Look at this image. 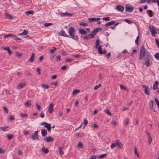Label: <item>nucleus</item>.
<instances>
[{
  "label": "nucleus",
  "instance_id": "f257e3e1",
  "mask_svg": "<svg viewBox=\"0 0 159 159\" xmlns=\"http://www.w3.org/2000/svg\"><path fill=\"white\" fill-rule=\"evenodd\" d=\"M143 58V61L146 67H148L152 64V57L150 53L147 51H146L144 46H142L140 48L139 59L141 60Z\"/></svg>",
  "mask_w": 159,
  "mask_h": 159
},
{
  "label": "nucleus",
  "instance_id": "f03ea898",
  "mask_svg": "<svg viewBox=\"0 0 159 159\" xmlns=\"http://www.w3.org/2000/svg\"><path fill=\"white\" fill-rule=\"evenodd\" d=\"M75 32V29L73 27H71L70 28L68 31V33L69 34L70 36L72 37L71 38L73 39L78 41V37L77 35H75L74 34Z\"/></svg>",
  "mask_w": 159,
  "mask_h": 159
},
{
  "label": "nucleus",
  "instance_id": "7ed1b4c3",
  "mask_svg": "<svg viewBox=\"0 0 159 159\" xmlns=\"http://www.w3.org/2000/svg\"><path fill=\"white\" fill-rule=\"evenodd\" d=\"M40 124L42 125H44V127L47 128L48 131L50 132L52 127L50 124L44 122L41 123Z\"/></svg>",
  "mask_w": 159,
  "mask_h": 159
},
{
  "label": "nucleus",
  "instance_id": "20e7f679",
  "mask_svg": "<svg viewBox=\"0 0 159 159\" xmlns=\"http://www.w3.org/2000/svg\"><path fill=\"white\" fill-rule=\"evenodd\" d=\"M134 7L130 4H127L125 7V10L126 11L129 12H132L134 10Z\"/></svg>",
  "mask_w": 159,
  "mask_h": 159
},
{
  "label": "nucleus",
  "instance_id": "39448f33",
  "mask_svg": "<svg viewBox=\"0 0 159 159\" xmlns=\"http://www.w3.org/2000/svg\"><path fill=\"white\" fill-rule=\"evenodd\" d=\"M142 87L144 89V93L147 95H149L150 94V88L148 86L143 85Z\"/></svg>",
  "mask_w": 159,
  "mask_h": 159
},
{
  "label": "nucleus",
  "instance_id": "423d86ee",
  "mask_svg": "<svg viewBox=\"0 0 159 159\" xmlns=\"http://www.w3.org/2000/svg\"><path fill=\"white\" fill-rule=\"evenodd\" d=\"M149 28L150 31L151 32L152 34V36H155V34H156L157 32L156 31L155 27L152 25H149Z\"/></svg>",
  "mask_w": 159,
  "mask_h": 159
},
{
  "label": "nucleus",
  "instance_id": "0eeeda50",
  "mask_svg": "<svg viewBox=\"0 0 159 159\" xmlns=\"http://www.w3.org/2000/svg\"><path fill=\"white\" fill-rule=\"evenodd\" d=\"M58 34L59 35L63 36L65 37H69V35L66 34L63 30H61L59 32Z\"/></svg>",
  "mask_w": 159,
  "mask_h": 159
},
{
  "label": "nucleus",
  "instance_id": "6e6552de",
  "mask_svg": "<svg viewBox=\"0 0 159 159\" xmlns=\"http://www.w3.org/2000/svg\"><path fill=\"white\" fill-rule=\"evenodd\" d=\"M38 131H35L31 136V137L32 139L35 140V139H39L38 138Z\"/></svg>",
  "mask_w": 159,
  "mask_h": 159
},
{
  "label": "nucleus",
  "instance_id": "1a4fd4ad",
  "mask_svg": "<svg viewBox=\"0 0 159 159\" xmlns=\"http://www.w3.org/2000/svg\"><path fill=\"white\" fill-rule=\"evenodd\" d=\"M97 29H94L92 31L91 34H90V35L91 38H93L96 34L98 33L97 31Z\"/></svg>",
  "mask_w": 159,
  "mask_h": 159
},
{
  "label": "nucleus",
  "instance_id": "9d476101",
  "mask_svg": "<svg viewBox=\"0 0 159 159\" xmlns=\"http://www.w3.org/2000/svg\"><path fill=\"white\" fill-rule=\"evenodd\" d=\"M44 140L46 142H49L51 141L53 142L54 139L51 136H48L44 139Z\"/></svg>",
  "mask_w": 159,
  "mask_h": 159
},
{
  "label": "nucleus",
  "instance_id": "9b49d317",
  "mask_svg": "<svg viewBox=\"0 0 159 159\" xmlns=\"http://www.w3.org/2000/svg\"><path fill=\"white\" fill-rule=\"evenodd\" d=\"M100 19V18H90L88 19L89 21V22L92 23L94 21H98Z\"/></svg>",
  "mask_w": 159,
  "mask_h": 159
},
{
  "label": "nucleus",
  "instance_id": "f8f14e48",
  "mask_svg": "<svg viewBox=\"0 0 159 159\" xmlns=\"http://www.w3.org/2000/svg\"><path fill=\"white\" fill-rule=\"evenodd\" d=\"M116 147L118 148H121L123 147L122 143H120V141L118 140H116Z\"/></svg>",
  "mask_w": 159,
  "mask_h": 159
},
{
  "label": "nucleus",
  "instance_id": "ddd939ff",
  "mask_svg": "<svg viewBox=\"0 0 159 159\" xmlns=\"http://www.w3.org/2000/svg\"><path fill=\"white\" fill-rule=\"evenodd\" d=\"M54 105L52 103L50 104L48 107V111L50 113H51L52 112L53 110Z\"/></svg>",
  "mask_w": 159,
  "mask_h": 159
},
{
  "label": "nucleus",
  "instance_id": "4468645a",
  "mask_svg": "<svg viewBox=\"0 0 159 159\" xmlns=\"http://www.w3.org/2000/svg\"><path fill=\"white\" fill-rule=\"evenodd\" d=\"M116 9L119 11H123L124 10V8L122 5H118L116 6Z\"/></svg>",
  "mask_w": 159,
  "mask_h": 159
},
{
  "label": "nucleus",
  "instance_id": "2eb2a0df",
  "mask_svg": "<svg viewBox=\"0 0 159 159\" xmlns=\"http://www.w3.org/2000/svg\"><path fill=\"white\" fill-rule=\"evenodd\" d=\"M72 15L71 13H70L68 12H66L65 13H62L61 14V16L62 17L64 16H71Z\"/></svg>",
  "mask_w": 159,
  "mask_h": 159
},
{
  "label": "nucleus",
  "instance_id": "dca6fc26",
  "mask_svg": "<svg viewBox=\"0 0 159 159\" xmlns=\"http://www.w3.org/2000/svg\"><path fill=\"white\" fill-rule=\"evenodd\" d=\"M98 51L99 53L100 54L102 53L105 54L106 52V51L105 49H104L103 51L101 50V46H100L98 48Z\"/></svg>",
  "mask_w": 159,
  "mask_h": 159
},
{
  "label": "nucleus",
  "instance_id": "f3484780",
  "mask_svg": "<svg viewBox=\"0 0 159 159\" xmlns=\"http://www.w3.org/2000/svg\"><path fill=\"white\" fill-rule=\"evenodd\" d=\"M158 82L157 81H156L153 86V89L154 90H155L158 88Z\"/></svg>",
  "mask_w": 159,
  "mask_h": 159
},
{
  "label": "nucleus",
  "instance_id": "a211bd4d",
  "mask_svg": "<svg viewBox=\"0 0 159 159\" xmlns=\"http://www.w3.org/2000/svg\"><path fill=\"white\" fill-rule=\"evenodd\" d=\"M146 133L147 136L148 138V141L149 142V144L151 143L152 141V138L150 134H149V133L148 132L146 131Z\"/></svg>",
  "mask_w": 159,
  "mask_h": 159
},
{
  "label": "nucleus",
  "instance_id": "6ab92c4d",
  "mask_svg": "<svg viewBox=\"0 0 159 159\" xmlns=\"http://www.w3.org/2000/svg\"><path fill=\"white\" fill-rule=\"evenodd\" d=\"M79 32L81 34H85L87 33V31L81 28L79 29Z\"/></svg>",
  "mask_w": 159,
  "mask_h": 159
},
{
  "label": "nucleus",
  "instance_id": "aec40b11",
  "mask_svg": "<svg viewBox=\"0 0 159 159\" xmlns=\"http://www.w3.org/2000/svg\"><path fill=\"white\" fill-rule=\"evenodd\" d=\"M81 37L84 40L92 39L91 38L90 34H87L85 36H81Z\"/></svg>",
  "mask_w": 159,
  "mask_h": 159
},
{
  "label": "nucleus",
  "instance_id": "412c9836",
  "mask_svg": "<svg viewBox=\"0 0 159 159\" xmlns=\"http://www.w3.org/2000/svg\"><path fill=\"white\" fill-rule=\"evenodd\" d=\"M41 133L42 136L45 137L47 135V131L45 129H43L41 130Z\"/></svg>",
  "mask_w": 159,
  "mask_h": 159
},
{
  "label": "nucleus",
  "instance_id": "4be33fe9",
  "mask_svg": "<svg viewBox=\"0 0 159 159\" xmlns=\"http://www.w3.org/2000/svg\"><path fill=\"white\" fill-rule=\"evenodd\" d=\"M35 54L34 53H32L31 54V56L29 59V61L31 62H33L34 60Z\"/></svg>",
  "mask_w": 159,
  "mask_h": 159
},
{
  "label": "nucleus",
  "instance_id": "5701e85b",
  "mask_svg": "<svg viewBox=\"0 0 159 159\" xmlns=\"http://www.w3.org/2000/svg\"><path fill=\"white\" fill-rule=\"evenodd\" d=\"M115 22H116L115 21H111L108 22L105 25V26L106 27H107L114 24Z\"/></svg>",
  "mask_w": 159,
  "mask_h": 159
},
{
  "label": "nucleus",
  "instance_id": "b1692460",
  "mask_svg": "<svg viewBox=\"0 0 159 159\" xmlns=\"http://www.w3.org/2000/svg\"><path fill=\"white\" fill-rule=\"evenodd\" d=\"M57 50V49L55 47H53L52 49L49 50V52L50 53H55Z\"/></svg>",
  "mask_w": 159,
  "mask_h": 159
},
{
  "label": "nucleus",
  "instance_id": "393cba45",
  "mask_svg": "<svg viewBox=\"0 0 159 159\" xmlns=\"http://www.w3.org/2000/svg\"><path fill=\"white\" fill-rule=\"evenodd\" d=\"M42 150L45 154H47L49 152L48 149L47 148H45L44 147L42 148Z\"/></svg>",
  "mask_w": 159,
  "mask_h": 159
},
{
  "label": "nucleus",
  "instance_id": "a878e982",
  "mask_svg": "<svg viewBox=\"0 0 159 159\" xmlns=\"http://www.w3.org/2000/svg\"><path fill=\"white\" fill-rule=\"evenodd\" d=\"M100 43V40L99 39H97L95 43V48H97L99 47V46Z\"/></svg>",
  "mask_w": 159,
  "mask_h": 159
},
{
  "label": "nucleus",
  "instance_id": "bb28decb",
  "mask_svg": "<svg viewBox=\"0 0 159 159\" xmlns=\"http://www.w3.org/2000/svg\"><path fill=\"white\" fill-rule=\"evenodd\" d=\"M150 102H151V104H150V105H151V106L150 108V109L152 111H155V110L153 108V105L154 102L152 100H151L150 101Z\"/></svg>",
  "mask_w": 159,
  "mask_h": 159
},
{
  "label": "nucleus",
  "instance_id": "cd10ccee",
  "mask_svg": "<svg viewBox=\"0 0 159 159\" xmlns=\"http://www.w3.org/2000/svg\"><path fill=\"white\" fill-rule=\"evenodd\" d=\"M28 32L27 30H24V31L23 32H22V33H19V35H26L28 34Z\"/></svg>",
  "mask_w": 159,
  "mask_h": 159
},
{
  "label": "nucleus",
  "instance_id": "c85d7f7f",
  "mask_svg": "<svg viewBox=\"0 0 159 159\" xmlns=\"http://www.w3.org/2000/svg\"><path fill=\"white\" fill-rule=\"evenodd\" d=\"M7 139H8L10 140L13 138L14 137V136L11 134H8L7 135Z\"/></svg>",
  "mask_w": 159,
  "mask_h": 159
},
{
  "label": "nucleus",
  "instance_id": "c756f323",
  "mask_svg": "<svg viewBox=\"0 0 159 159\" xmlns=\"http://www.w3.org/2000/svg\"><path fill=\"white\" fill-rule=\"evenodd\" d=\"M77 146L80 148H83L84 146L81 142H79L77 144Z\"/></svg>",
  "mask_w": 159,
  "mask_h": 159
},
{
  "label": "nucleus",
  "instance_id": "7c9ffc66",
  "mask_svg": "<svg viewBox=\"0 0 159 159\" xmlns=\"http://www.w3.org/2000/svg\"><path fill=\"white\" fill-rule=\"evenodd\" d=\"M79 25L81 26H84V27H87L88 26V24L86 23L81 22L79 23Z\"/></svg>",
  "mask_w": 159,
  "mask_h": 159
},
{
  "label": "nucleus",
  "instance_id": "2f4dec72",
  "mask_svg": "<svg viewBox=\"0 0 159 159\" xmlns=\"http://www.w3.org/2000/svg\"><path fill=\"white\" fill-rule=\"evenodd\" d=\"M147 13L149 14V17H151L152 16V11L151 10H147Z\"/></svg>",
  "mask_w": 159,
  "mask_h": 159
},
{
  "label": "nucleus",
  "instance_id": "473e14b6",
  "mask_svg": "<svg viewBox=\"0 0 159 159\" xmlns=\"http://www.w3.org/2000/svg\"><path fill=\"white\" fill-rule=\"evenodd\" d=\"M120 88L121 89H123V90H127V91L128 90V89L126 88V87L124 86H123L122 84H120Z\"/></svg>",
  "mask_w": 159,
  "mask_h": 159
},
{
  "label": "nucleus",
  "instance_id": "72a5a7b5",
  "mask_svg": "<svg viewBox=\"0 0 159 159\" xmlns=\"http://www.w3.org/2000/svg\"><path fill=\"white\" fill-rule=\"evenodd\" d=\"M32 105L31 102L30 101H28L26 102L25 103V105L26 107H30Z\"/></svg>",
  "mask_w": 159,
  "mask_h": 159
},
{
  "label": "nucleus",
  "instance_id": "f704fd0d",
  "mask_svg": "<svg viewBox=\"0 0 159 159\" xmlns=\"http://www.w3.org/2000/svg\"><path fill=\"white\" fill-rule=\"evenodd\" d=\"M25 85V84L22 83L20 84H19L18 85V86L20 89H21L22 88L24 87Z\"/></svg>",
  "mask_w": 159,
  "mask_h": 159
},
{
  "label": "nucleus",
  "instance_id": "c9c22d12",
  "mask_svg": "<svg viewBox=\"0 0 159 159\" xmlns=\"http://www.w3.org/2000/svg\"><path fill=\"white\" fill-rule=\"evenodd\" d=\"M34 12L33 11L30 10L26 12L25 13L28 15H29L30 14H33Z\"/></svg>",
  "mask_w": 159,
  "mask_h": 159
},
{
  "label": "nucleus",
  "instance_id": "e433bc0d",
  "mask_svg": "<svg viewBox=\"0 0 159 159\" xmlns=\"http://www.w3.org/2000/svg\"><path fill=\"white\" fill-rule=\"evenodd\" d=\"M8 126H5V127H1L0 128V129L2 130V131H5V130L8 128Z\"/></svg>",
  "mask_w": 159,
  "mask_h": 159
},
{
  "label": "nucleus",
  "instance_id": "4c0bfd02",
  "mask_svg": "<svg viewBox=\"0 0 159 159\" xmlns=\"http://www.w3.org/2000/svg\"><path fill=\"white\" fill-rule=\"evenodd\" d=\"M42 87L46 89H48L50 87L49 85L46 84H43L42 85Z\"/></svg>",
  "mask_w": 159,
  "mask_h": 159
},
{
  "label": "nucleus",
  "instance_id": "58836bf2",
  "mask_svg": "<svg viewBox=\"0 0 159 159\" xmlns=\"http://www.w3.org/2000/svg\"><path fill=\"white\" fill-rule=\"evenodd\" d=\"M62 148L61 147H60L59 148L58 151L60 154L62 155L64 154V152L62 151Z\"/></svg>",
  "mask_w": 159,
  "mask_h": 159
},
{
  "label": "nucleus",
  "instance_id": "ea45409f",
  "mask_svg": "<svg viewBox=\"0 0 159 159\" xmlns=\"http://www.w3.org/2000/svg\"><path fill=\"white\" fill-rule=\"evenodd\" d=\"M7 18L10 20H12L13 19V17L12 16H11L10 15L7 14L6 15Z\"/></svg>",
  "mask_w": 159,
  "mask_h": 159
},
{
  "label": "nucleus",
  "instance_id": "a19ab883",
  "mask_svg": "<svg viewBox=\"0 0 159 159\" xmlns=\"http://www.w3.org/2000/svg\"><path fill=\"white\" fill-rule=\"evenodd\" d=\"M107 155V154H102V155H100L98 157V158H103L104 157H106Z\"/></svg>",
  "mask_w": 159,
  "mask_h": 159
},
{
  "label": "nucleus",
  "instance_id": "79ce46f5",
  "mask_svg": "<svg viewBox=\"0 0 159 159\" xmlns=\"http://www.w3.org/2000/svg\"><path fill=\"white\" fill-rule=\"evenodd\" d=\"M134 151L135 154L138 157H139V153L138 152V151H137V149H136V147H134Z\"/></svg>",
  "mask_w": 159,
  "mask_h": 159
},
{
  "label": "nucleus",
  "instance_id": "37998d69",
  "mask_svg": "<svg viewBox=\"0 0 159 159\" xmlns=\"http://www.w3.org/2000/svg\"><path fill=\"white\" fill-rule=\"evenodd\" d=\"M154 57L157 60L159 59V53H157L154 55Z\"/></svg>",
  "mask_w": 159,
  "mask_h": 159
},
{
  "label": "nucleus",
  "instance_id": "c03bdc74",
  "mask_svg": "<svg viewBox=\"0 0 159 159\" xmlns=\"http://www.w3.org/2000/svg\"><path fill=\"white\" fill-rule=\"evenodd\" d=\"M56 59L57 62H59L61 60V56L60 55L57 56Z\"/></svg>",
  "mask_w": 159,
  "mask_h": 159
},
{
  "label": "nucleus",
  "instance_id": "a18cd8bd",
  "mask_svg": "<svg viewBox=\"0 0 159 159\" xmlns=\"http://www.w3.org/2000/svg\"><path fill=\"white\" fill-rule=\"evenodd\" d=\"M14 36V34H7V35H6L5 36V38H7L8 37H13V36Z\"/></svg>",
  "mask_w": 159,
  "mask_h": 159
},
{
  "label": "nucleus",
  "instance_id": "49530a36",
  "mask_svg": "<svg viewBox=\"0 0 159 159\" xmlns=\"http://www.w3.org/2000/svg\"><path fill=\"white\" fill-rule=\"evenodd\" d=\"M124 21L126 22V23H127L128 24H132V23H133V22H132V21H130V20H128L127 19H125L124 20Z\"/></svg>",
  "mask_w": 159,
  "mask_h": 159
},
{
  "label": "nucleus",
  "instance_id": "de8ad7c7",
  "mask_svg": "<svg viewBox=\"0 0 159 159\" xmlns=\"http://www.w3.org/2000/svg\"><path fill=\"white\" fill-rule=\"evenodd\" d=\"M80 91L79 90L75 89L73 91L72 93L74 94H77L80 92Z\"/></svg>",
  "mask_w": 159,
  "mask_h": 159
},
{
  "label": "nucleus",
  "instance_id": "09e8293b",
  "mask_svg": "<svg viewBox=\"0 0 159 159\" xmlns=\"http://www.w3.org/2000/svg\"><path fill=\"white\" fill-rule=\"evenodd\" d=\"M51 85H55L56 86H57L58 84V83L57 82H52L50 83Z\"/></svg>",
  "mask_w": 159,
  "mask_h": 159
},
{
  "label": "nucleus",
  "instance_id": "8fccbe9b",
  "mask_svg": "<svg viewBox=\"0 0 159 159\" xmlns=\"http://www.w3.org/2000/svg\"><path fill=\"white\" fill-rule=\"evenodd\" d=\"M105 112L107 114H108V115H109V116L111 115V114L108 110H105Z\"/></svg>",
  "mask_w": 159,
  "mask_h": 159
},
{
  "label": "nucleus",
  "instance_id": "3c124183",
  "mask_svg": "<svg viewBox=\"0 0 159 159\" xmlns=\"http://www.w3.org/2000/svg\"><path fill=\"white\" fill-rule=\"evenodd\" d=\"M84 127H85V126L88 124V120L86 119H84Z\"/></svg>",
  "mask_w": 159,
  "mask_h": 159
},
{
  "label": "nucleus",
  "instance_id": "603ef678",
  "mask_svg": "<svg viewBox=\"0 0 159 159\" xmlns=\"http://www.w3.org/2000/svg\"><path fill=\"white\" fill-rule=\"evenodd\" d=\"M101 86V84H100L99 85H96L94 88V90H96L97 89H98V88H99Z\"/></svg>",
  "mask_w": 159,
  "mask_h": 159
},
{
  "label": "nucleus",
  "instance_id": "864d4df0",
  "mask_svg": "<svg viewBox=\"0 0 159 159\" xmlns=\"http://www.w3.org/2000/svg\"><path fill=\"white\" fill-rule=\"evenodd\" d=\"M102 20L106 21H108L110 20V18L108 17L103 18Z\"/></svg>",
  "mask_w": 159,
  "mask_h": 159
},
{
  "label": "nucleus",
  "instance_id": "5fc2aeb1",
  "mask_svg": "<svg viewBox=\"0 0 159 159\" xmlns=\"http://www.w3.org/2000/svg\"><path fill=\"white\" fill-rule=\"evenodd\" d=\"M52 25V23H45V24H44V25L45 27H48L49 26L51 25Z\"/></svg>",
  "mask_w": 159,
  "mask_h": 159
},
{
  "label": "nucleus",
  "instance_id": "6e6d98bb",
  "mask_svg": "<svg viewBox=\"0 0 159 159\" xmlns=\"http://www.w3.org/2000/svg\"><path fill=\"white\" fill-rule=\"evenodd\" d=\"M2 49H3L4 50H6V51H8L9 49V47H2Z\"/></svg>",
  "mask_w": 159,
  "mask_h": 159
},
{
  "label": "nucleus",
  "instance_id": "4d7b16f0",
  "mask_svg": "<svg viewBox=\"0 0 159 159\" xmlns=\"http://www.w3.org/2000/svg\"><path fill=\"white\" fill-rule=\"evenodd\" d=\"M36 106L38 110L40 111L41 109V107L40 106L38 105L37 103L36 104Z\"/></svg>",
  "mask_w": 159,
  "mask_h": 159
},
{
  "label": "nucleus",
  "instance_id": "13d9d810",
  "mask_svg": "<svg viewBox=\"0 0 159 159\" xmlns=\"http://www.w3.org/2000/svg\"><path fill=\"white\" fill-rule=\"evenodd\" d=\"M3 109L4 111H5L7 113H8V110L7 108L6 107H3Z\"/></svg>",
  "mask_w": 159,
  "mask_h": 159
},
{
  "label": "nucleus",
  "instance_id": "bf43d9fd",
  "mask_svg": "<svg viewBox=\"0 0 159 159\" xmlns=\"http://www.w3.org/2000/svg\"><path fill=\"white\" fill-rule=\"evenodd\" d=\"M40 116L41 118H44V114L42 111H41L40 115Z\"/></svg>",
  "mask_w": 159,
  "mask_h": 159
},
{
  "label": "nucleus",
  "instance_id": "052dcab7",
  "mask_svg": "<svg viewBox=\"0 0 159 159\" xmlns=\"http://www.w3.org/2000/svg\"><path fill=\"white\" fill-rule=\"evenodd\" d=\"M116 145V143H112L111 146V149H113L114 148L115 146Z\"/></svg>",
  "mask_w": 159,
  "mask_h": 159
},
{
  "label": "nucleus",
  "instance_id": "680f3d73",
  "mask_svg": "<svg viewBox=\"0 0 159 159\" xmlns=\"http://www.w3.org/2000/svg\"><path fill=\"white\" fill-rule=\"evenodd\" d=\"M73 59H71V58L67 59H66V61L67 62H70L73 61Z\"/></svg>",
  "mask_w": 159,
  "mask_h": 159
},
{
  "label": "nucleus",
  "instance_id": "e2e57ef3",
  "mask_svg": "<svg viewBox=\"0 0 159 159\" xmlns=\"http://www.w3.org/2000/svg\"><path fill=\"white\" fill-rule=\"evenodd\" d=\"M5 152V150L0 148V154L3 153Z\"/></svg>",
  "mask_w": 159,
  "mask_h": 159
},
{
  "label": "nucleus",
  "instance_id": "0e129e2a",
  "mask_svg": "<svg viewBox=\"0 0 159 159\" xmlns=\"http://www.w3.org/2000/svg\"><path fill=\"white\" fill-rule=\"evenodd\" d=\"M155 42L157 44V46L158 47L159 46V41L157 39H155Z\"/></svg>",
  "mask_w": 159,
  "mask_h": 159
},
{
  "label": "nucleus",
  "instance_id": "69168bd1",
  "mask_svg": "<svg viewBox=\"0 0 159 159\" xmlns=\"http://www.w3.org/2000/svg\"><path fill=\"white\" fill-rule=\"evenodd\" d=\"M15 119L14 118V116H11L10 118H9V119L11 120H14Z\"/></svg>",
  "mask_w": 159,
  "mask_h": 159
},
{
  "label": "nucleus",
  "instance_id": "338daca9",
  "mask_svg": "<svg viewBox=\"0 0 159 159\" xmlns=\"http://www.w3.org/2000/svg\"><path fill=\"white\" fill-rule=\"evenodd\" d=\"M17 154L18 155H20L23 154V152L20 150H18Z\"/></svg>",
  "mask_w": 159,
  "mask_h": 159
},
{
  "label": "nucleus",
  "instance_id": "774afa93",
  "mask_svg": "<svg viewBox=\"0 0 159 159\" xmlns=\"http://www.w3.org/2000/svg\"><path fill=\"white\" fill-rule=\"evenodd\" d=\"M96 159V156L95 155H93V156H91V157L89 159Z\"/></svg>",
  "mask_w": 159,
  "mask_h": 159
}]
</instances>
